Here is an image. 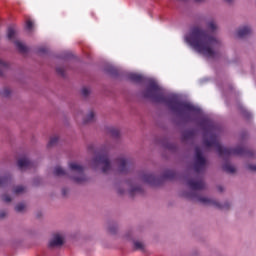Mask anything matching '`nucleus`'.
Instances as JSON below:
<instances>
[{"label": "nucleus", "instance_id": "obj_1", "mask_svg": "<svg viewBox=\"0 0 256 256\" xmlns=\"http://www.w3.org/2000/svg\"><path fill=\"white\" fill-rule=\"evenodd\" d=\"M205 26L207 30L203 29L201 26H194L190 29L189 33L184 37L185 43L206 59H219L221 52H219L218 49L223 47V41L209 35V32L217 33V31H219V24L215 19H209L205 22Z\"/></svg>", "mask_w": 256, "mask_h": 256}, {"label": "nucleus", "instance_id": "obj_2", "mask_svg": "<svg viewBox=\"0 0 256 256\" xmlns=\"http://www.w3.org/2000/svg\"><path fill=\"white\" fill-rule=\"evenodd\" d=\"M143 96L146 99H151L155 103H166L170 111L176 113V115H191V113H199L193 104L187 102H179L175 98H171L167 101L165 94L163 93V88L157 84V82L152 81L149 87L143 92Z\"/></svg>", "mask_w": 256, "mask_h": 256}, {"label": "nucleus", "instance_id": "obj_3", "mask_svg": "<svg viewBox=\"0 0 256 256\" xmlns=\"http://www.w3.org/2000/svg\"><path fill=\"white\" fill-rule=\"evenodd\" d=\"M129 161L125 157H118L114 163L111 162L109 156L98 155L90 161L91 169L94 171H101L102 173H127V165Z\"/></svg>", "mask_w": 256, "mask_h": 256}, {"label": "nucleus", "instance_id": "obj_4", "mask_svg": "<svg viewBox=\"0 0 256 256\" xmlns=\"http://www.w3.org/2000/svg\"><path fill=\"white\" fill-rule=\"evenodd\" d=\"M68 172L61 166L54 168V175L56 177H69L74 183H85L87 177L85 176V167L79 162H70L68 164Z\"/></svg>", "mask_w": 256, "mask_h": 256}, {"label": "nucleus", "instance_id": "obj_5", "mask_svg": "<svg viewBox=\"0 0 256 256\" xmlns=\"http://www.w3.org/2000/svg\"><path fill=\"white\" fill-rule=\"evenodd\" d=\"M206 147H215L218 155L220 157H230V155H246L248 159H256V151L245 150V148L230 149L221 146L217 138L211 137L209 140L205 141Z\"/></svg>", "mask_w": 256, "mask_h": 256}, {"label": "nucleus", "instance_id": "obj_6", "mask_svg": "<svg viewBox=\"0 0 256 256\" xmlns=\"http://www.w3.org/2000/svg\"><path fill=\"white\" fill-rule=\"evenodd\" d=\"M183 196L187 197V199H192L193 201H196L201 205H208L209 207H215L216 209H229V207H231V204L229 202L221 204L220 202H218L217 199L203 195H195L193 193L184 192Z\"/></svg>", "mask_w": 256, "mask_h": 256}, {"label": "nucleus", "instance_id": "obj_7", "mask_svg": "<svg viewBox=\"0 0 256 256\" xmlns=\"http://www.w3.org/2000/svg\"><path fill=\"white\" fill-rule=\"evenodd\" d=\"M7 39L11 41L20 53H27V46L19 40L17 30L14 27L7 29Z\"/></svg>", "mask_w": 256, "mask_h": 256}, {"label": "nucleus", "instance_id": "obj_8", "mask_svg": "<svg viewBox=\"0 0 256 256\" xmlns=\"http://www.w3.org/2000/svg\"><path fill=\"white\" fill-rule=\"evenodd\" d=\"M207 165V160L205 157H203V152L200 150V148H196L195 151V164L194 169L195 171H203Z\"/></svg>", "mask_w": 256, "mask_h": 256}, {"label": "nucleus", "instance_id": "obj_9", "mask_svg": "<svg viewBox=\"0 0 256 256\" xmlns=\"http://www.w3.org/2000/svg\"><path fill=\"white\" fill-rule=\"evenodd\" d=\"M65 244V234L63 233H56L52 236L49 241V247L54 249L55 247H63Z\"/></svg>", "mask_w": 256, "mask_h": 256}, {"label": "nucleus", "instance_id": "obj_10", "mask_svg": "<svg viewBox=\"0 0 256 256\" xmlns=\"http://www.w3.org/2000/svg\"><path fill=\"white\" fill-rule=\"evenodd\" d=\"M253 33V28L249 25L240 26L235 33V36L243 39V37H249Z\"/></svg>", "mask_w": 256, "mask_h": 256}, {"label": "nucleus", "instance_id": "obj_11", "mask_svg": "<svg viewBox=\"0 0 256 256\" xmlns=\"http://www.w3.org/2000/svg\"><path fill=\"white\" fill-rule=\"evenodd\" d=\"M188 187L192 191H201V189H205V182H203V180H197V179L189 180Z\"/></svg>", "mask_w": 256, "mask_h": 256}, {"label": "nucleus", "instance_id": "obj_12", "mask_svg": "<svg viewBox=\"0 0 256 256\" xmlns=\"http://www.w3.org/2000/svg\"><path fill=\"white\" fill-rule=\"evenodd\" d=\"M142 183H147L148 185H157L158 179L153 173H144L141 175Z\"/></svg>", "mask_w": 256, "mask_h": 256}, {"label": "nucleus", "instance_id": "obj_13", "mask_svg": "<svg viewBox=\"0 0 256 256\" xmlns=\"http://www.w3.org/2000/svg\"><path fill=\"white\" fill-rule=\"evenodd\" d=\"M18 167H19V169H21L23 171L25 169H29V168L33 167V163H31L29 158L22 157L18 160Z\"/></svg>", "mask_w": 256, "mask_h": 256}, {"label": "nucleus", "instance_id": "obj_14", "mask_svg": "<svg viewBox=\"0 0 256 256\" xmlns=\"http://www.w3.org/2000/svg\"><path fill=\"white\" fill-rule=\"evenodd\" d=\"M95 116H96L95 111L89 110L83 118V123L84 124L93 123V121H95Z\"/></svg>", "mask_w": 256, "mask_h": 256}, {"label": "nucleus", "instance_id": "obj_15", "mask_svg": "<svg viewBox=\"0 0 256 256\" xmlns=\"http://www.w3.org/2000/svg\"><path fill=\"white\" fill-rule=\"evenodd\" d=\"M0 95L1 97H4L7 99L13 95V89H11L10 87H4L1 89Z\"/></svg>", "mask_w": 256, "mask_h": 256}, {"label": "nucleus", "instance_id": "obj_16", "mask_svg": "<svg viewBox=\"0 0 256 256\" xmlns=\"http://www.w3.org/2000/svg\"><path fill=\"white\" fill-rule=\"evenodd\" d=\"M223 169L226 173H230L231 175L237 173V168H235L233 164L226 163L223 165Z\"/></svg>", "mask_w": 256, "mask_h": 256}, {"label": "nucleus", "instance_id": "obj_17", "mask_svg": "<svg viewBox=\"0 0 256 256\" xmlns=\"http://www.w3.org/2000/svg\"><path fill=\"white\" fill-rule=\"evenodd\" d=\"M133 245H134V249H136L137 251H145V242L141 240H135L133 242Z\"/></svg>", "mask_w": 256, "mask_h": 256}, {"label": "nucleus", "instance_id": "obj_18", "mask_svg": "<svg viewBox=\"0 0 256 256\" xmlns=\"http://www.w3.org/2000/svg\"><path fill=\"white\" fill-rule=\"evenodd\" d=\"M57 143H59V136L57 135L51 136L48 141L47 147H55Z\"/></svg>", "mask_w": 256, "mask_h": 256}, {"label": "nucleus", "instance_id": "obj_19", "mask_svg": "<svg viewBox=\"0 0 256 256\" xmlns=\"http://www.w3.org/2000/svg\"><path fill=\"white\" fill-rule=\"evenodd\" d=\"M13 193H14V195H22V193H25V187H23V186H16L13 189Z\"/></svg>", "mask_w": 256, "mask_h": 256}, {"label": "nucleus", "instance_id": "obj_20", "mask_svg": "<svg viewBox=\"0 0 256 256\" xmlns=\"http://www.w3.org/2000/svg\"><path fill=\"white\" fill-rule=\"evenodd\" d=\"M130 79L132 81H136V83H139L140 81L143 80V76H141L140 74H131Z\"/></svg>", "mask_w": 256, "mask_h": 256}, {"label": "nucleus", "instance_id": "obj_21", "mask_svg": "<svg viewBox=\"0 0 256 256\" xmlns=\"http://www.w3.org/2000/svg\"><path fill=\"white\" fill-rule=\"evenodd\" d=\"M81 95H83L84 97H89L91 95V88L83 87L81 89Z\"/></svg>", "mask_w": 256, "mask_h": 256}, {"label": "nucleus", "instance_id": "obj_22", "mask_svg": "<svg viewBox=\"0 0 256 256\" xmlns=\"http://www.w3.org/2000/svg\"><path fill=\"white\" fill-rule=\"evenodd\" d=\"M25 207L24 203H19L15 206V211H17V213H23V211H25Z\"/></svg>", "mask_w": 256, "mask_h": 256}, {"label": "nucleus", "instance_id": "obj_23", "mask_svg": "<svg viewBox=\"0 0 256 256\" xmlns=\"http://www.w3.org/2000/svg\"><path fill=\"white\" fill-rule=\"evenodd\" d=\"M110 134L112 135V137H119V135H121V132L119 131V129L111 128Z\"/></svg>", "mask_w": 256, "mask_h": 256}, {"label": "nucleus", "instance_id": "obj_24", "mask_svg": "<svg viewBox=\"0 0 256 256\" xmlns=\"http://www.w3.org/2000/svg\"><path fill=\"white\" fill-rule=\"evenodd\" d=\"M7 67H9V63L0 58V69H7Z\"/></svg>", "mask_w": 256, "mask_h": 256}, {"label": "nucleus", "instance_id": "obj_25", "mask_svg": "<svg viewBox=\"0 0 256 256\" xmlns=\"http://www.w3.org/2000/svg\"><path fill=\"white\" fill-rule=\"evenodd\" d=\"M33 27H34L33 21L27 20V22H26L27 31H33Z\"/></svg>", "mask_w": 256, "mask_h": 256}, {"label": "nucleus", "instance_id": "obj_26", "mask_svg": "<svg viewBox=\"0 0 256 256\" xmlns=\"http://www.w3.org/2000/svg\"><path fill=\"white\" fill-rule=\"evenodd\" d=\"M9 183L8 177H0V187H3L4 185H7Z\"/></svg>", "mask_w": 256, "mask_h": 256}, {"label": "nucleus", "instance_id": "obj_27", "mask_svg": "<svg viewBox=\"0 0 256 256\" xmlns=\"http://www.w3.org/2000/svg\"><path fill=\"white\" fill-rule=\"evenodd\" d=\"M111 149L109 145H103L100 147V152L101 153H108V151Z\"/></svg>", "mask_w": 256, "mask_h": 256}, {"label": "nucleus", "instance_id": "obj_28", "mask_svg": "<svg viewBox=\"0 0 256 256\" xmlns=\"http://www.w3.org/2000/svg\"><path fill=\"white\" fill-rule=\"evenodd\" d=\"M2 201H4V203H11V198L9 197V195L4 194L2 195Z\"/></svg>", "mask_w": 256, "mask_h": 256}, {"label": "nucleus", "instance_id": "obj_29", "mask_svg": "<svg viewBox=\"0 0 256 256\" xmlns=\"http://www.w3.org/2000/svg\"><path fill=\"white\" fill-rule=\"evenodd\" d=\"M108 231L112 234L117 233V226H109Z\"/></svg>", "mask_w": 256, "mask_h": 256}, {"label": "nucleus", "instance_id": "obj_30", "mask_svg": "<svg viewBox=\"0 0 256 256\" xmlns=\"http://www.w3.org/2000/svg\"><path fill=\"white\" fill-rule=\"evenodd\" d=\"M248 169L249 171H253L254 173H256V164H249Z\"/></svg>", "mask_w": 256, "mask_h": 256}, {"label": "nucleus", "instance_id": "obj_31", "mask_svg": "<svg viewBox=\"0 0 256 256\" xmlns=\"http://www.w3.org/2000/svg\"><path fill=\"white\" fill-rule=\"evenodd\" d=\"M216 189H217L218 193H223V191H225V187H223L222 185H218L216 187Z\"/></svg>", "mask_w": 256, "mask_h": 256}, {"label": "nucleus", "instance_id": "obj_32", "mask_svg": "<svg viewBox=\"0 0 256 256\" xmlns=\"http://www.w3.org/2000/svg\"><path fill=\"white\" fill-rule=\"evenodd\" d=\"M83 115V111L79 110L77 113H76V118L79 119V117H82Z\"/></svg>", "mask_w": 256, "mask_h": 256}, {"label": "nucleus", "instance_id": "obj_33", "mask_svg": "<svg viewBox=\"0 0 256 256\" xmlns=\"http://www.w3.org/2000/svg\"><path fill=\"white\" fill-rule=\"evenodd\" d=\"M6 216H7V212H5V211L0 212L1 219H3V217H6Z\"/></svg>", "mask_w": 256, "mask_h": 256}, {"label": "nucleus", "instance_id": "obj_34", "mask_svg": "<svg viewBox=\"0 0 256 256\" xmlns=\"http://www.w3.org/2000/svg\"><path fill=\"white\" fill-rule=\"evenodd\" d=\"M56 71H57L58 73H60L61 75H63V69L57 68Z\"/></svg>", "mask_w": 256, "mask_h": 256}, {"label": "nucleus", "instance_id": "obj_35", "mask_svg": "<svg viewBox=\"0 0 256 256\" xmlns=\"http://www.w3.org/2000/svg\"><path fill=\"white\" fill-rule=\"evenodd\" d=\"M88 151H93V144H90V145L88 146Z\"/></svg>", "mask_w": 256, "mask_h": 256}, {"label": "nucleus", "instance_id": "obj_36", "mask_svg": "<svg viewBox=\"0 0 256 256\" xmlns=\"http://www.w3.org/2000/svg\"><path fill=\"white\" fill-rule=\"evenodd\" d=\"M225 3H231L233 0H224Z\"/></svg>", "mask_w": 256, "mask_h": 256}, {"label": "nucleus", "instance_id": "obj_37", "mask_svg": "<svg viewBox=\"0 0 256 256\" xmlns=\"http://www.w3.org/2000/svg\"><path fill=\"white\" fill-rule=\"evenodd\" d=\"M195 1H197L198 3H201V1H205V0H195Z\"/></svg>", "mask_w": 256, "mask_h": 256}, {"label": "nucleus", "instance_id": "obj_38", "mask_svg": "<svg viewBox=\"0 0 256 256\" xmlns=\"http://www.w3.org/2000/svg\"><path fill=\"white\" fill-rule=\"evenodd\" d=\"M167 179H169V177H171V176H169V175H167V176H165Z\"/></svg>", "mask_w": 256, "mask_h": 256}, {"label": "nucleus", "instance_id": "obj_39", "mask_svg": "<svg viewBox=\"0 0 256 256\" xmlns=\"http://www.w3.org/2000/svg\"><path fill=\"white\" fill-rule=\"evenodd\" d=\"M0 75H3V72H2V71H0Z\"/></svg>", "mask_w": 256, "mask_h": 256}]
</instances>
